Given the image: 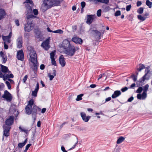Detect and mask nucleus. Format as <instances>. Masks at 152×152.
Masks as SVG:
<instances>
[{
  "instance_id": "f257e3e1",
  "label": "nucleus",
  "mask_w": 152,
  "mask_h": 152,
  "mask_svg": "<svg viewBox=\"0 0 152 152\" xmlns=\"http://www.w3.org/2000/svg\"><path fill=\"white\" fill-rule=\"evenodd\" d=\"M25 109L26 114L28 115L32 114L34 122L37 117V112H40L41 110V109L34 104V101L33 99L28 102L27 105Z\"/></svg>"
},
{
  "instance_id": "f03ea898",
  "label": "nucleus",
  "mask_w": 152,
  "mask_h": 152,
  "mask_svg": "<svg viewBox=\"0 0 152 152\" xmlns=\"http://www.w3.org/2000/svg\"><path fill=\"white\" fill-rule=\"evenodd\" d=\"M27 49L29 51L30 60L33 63V65L31 67L34 71V73L36 74L37 72L39 66V63L37 59V54L32 47L28 46Z\"/></svg>"
},
{
  "instance_id": "7ed1b4c3",
  "label": "nucleus",
  "mask_w": 152,
  "mask_h": 152,
  "mask_svg": "<svg viewBox=\"0 0 152 152\" xmlns=\"http://www.w3.org/2000/svg\"><path fill=\"white\" fill-rule=\"evenodd\" d=\"M63 45L64 47L67 48L65 50V53L71 56H73L76 51L78 50L79 49L78 47H75L71 45L69 41L67 39L63 41Z\"/></svg>"
},
{
  "instance_id": "20e7f679",
  "label": "nucleus",
  "mask_w": 152,
  "mask_h": 152,
  "mask_svg": "<svg viewBox=\"0 0 152 152\" xmlns=\"http://www.w3.org/2000/svg\"><path fill=\"white\" fill-rule=\"evenodd\" d=\"M36 17L35 16L32 14L27 15V23L24 26V30L26 31L29 32L32 29L34 26L32 19L35 18Z\"/></svg>"
},
{
  "instance_id": "39448f33",
  "label": "nucleus",
  "mask_w": 152,
  "mask_h": 152,
  "mask_svg": "<svg viewBox=\"0 0 152 152\" xmlns=\"http://www.w3.org/2000/svg\"><path fill=\"white\" fill-rule=\"evenodd\" d=\"M12 124H4L3 126V135L2 140H4V136L8 137L10 135V132L11 126Z\"/></svg>"
},
{
  "instance_id": "423d86ee",
  "label": "nucleus",
  "mask_w": 152,
  "mask_h": 152,
  "mask_svg": "<svg viewBox=\"0 0 152 152\" xmlns=\"http://www.w3.org/2000/svg\"><path fill=\"white\" fill-rule=\"evenodd\" d=\"M2 97L5 99L8 102L11 101L12 99L11 94L6 90L4 91V94L2 96Z\"/></svg>"
},
{
  "instance_id": "0eeeda50",
  "label": "nucleus",
  "mask_w": 152,
  "mask_h": 152,
  "mask_svg": "<svg viewBox=\"0 0 152 152\" xmlns=\"http://www.w3.org/2000/svg\"><path fill=\"white\" fill-rule=\"evenodd\" d=\"M17 58L19 60L23 61L24 59V54L23 50H20L17 51Z\"/></svg>"
},
{
  "instance_id": "6e6552de",
  "label": "nucleus",
  "mask_w": 152,
  "mask_h": 152,
  "mask_svg": "<svg viewBox=\"0 0 152 152\" xmlns=\"http://www.w3.org/2000/svg\"><path fill=\"white\" fill-rule=\"evenodd\" d=\"M49 39H47L42 42L41 45V46L45 50H48L50 47L49 45Z\"/></svg>"
},
{
  "instance_id": "1a4fd4ad",
  "label": "nucleus",
  "mask_w": 152,
  "mask_h": 152,
  "mask_svg": "<svg viewBox=\"0 0 152 152\" xmlns=\"http://www.w3.org/2000/svg\"><path fill=\"white\" fill-rule=\"evenodd\" d=\"M59 61L60 64L62 67L65 66L66 64V61L65 60V58L63 55H61L59 58Z\"/></svg>"
},
{
  "instance_id": "9d476101",
  "label": "nucleus",
  "mask_w": 152,
  "mask_h": 152,
  "mask_svg": "<svg viewBox=\"0 0 152 152\" xmlns=\"http://www.w3.org/2000/svg\"><path fill=\"white\" fill-rule=\"evenodd\" d=\"M80 114L83 120L86 122H88L91 118L89 116H86V113L84 112H81Z\"/></svg>"
},
{
  "instance_id": "9b49d317",
  "label": "nucleus",
  "mask_w": 152,
  "mask_h": 152,
  "mask_svg": "<svg viewBox=\"0 0 152 152\" xmlns=\"http://www.w3.org/2000/svg\"><path fill=\"white\" fill-rule=\"evenodd\" d=\"M17 41V47L19 48H20L22 47L23 44L22 37L21 36L19 37Z\"/></svg>"
},
{
  "instance_id": "f8f14e48",
  "label": "nucleus",
  "mask_w": 152,
  "mask_h": 152,
  "mask_svg": "<svg viewBox=\"0 0 152 152\" xmlns=\"http://www.w3.org/2000/svg\"><path fill=\"white\" fill-rule=\"evenodd\" d=\"M94 15H87L86 23L88 24H91L94 19Z\"/></svg>"
},
{
  "instance_id": "ddd939ff",
  "label": "nucleus",
  "mask_w": 152,
  "mask_h": 152,
  "mask_svg": "<svg viewBox=\"0 0 152 152\" xmlns=\"http://www.w3.org/2000/svg\"><path fill=\"white\" fill-rule=\"evenodd\" d=\"M0 56L1 57L2 63H5L7 61V56L2 51L0 52Z\"/></svg>"
},
{
  "instance_id": "4468645a",
  "label": "nucleus",
  "mask_w": 152,
  "mask_h": 152,
  "mask_svg": "<svg viewBox=\"0 0 152 152\" xmlns=\"http://www.w3.org/2000/svg\"><path fill=\"white\" fill-rule=\"evenodd\" d=\"M39 88V85L38 83H37L36 84V86L34 91H32V95L36 97L37 96V93Z\"/></svg>"
},
{
  "instance_id": "2eb2a0df",
  "label": "nucleus",
  "mask_w": 152,
  "mask_h": 152,
  "mask_svg": "<svg viewBox=\"0 0 152 152\" xmlns=\"http://www.w3.org/2000/svg\"><path fill=\"white\" fill-rule=\"evenodd\" d=\"M121 94V92L120 91H115L114 92L113 94L112 95L111 97L113 99H115L119 96Z\"/></svg>"
},
{
  "instance_id": "dca6fc26",
  "label": "nucleus",
  "mask_w": 152,
  "mask_h": 152,
  "mask_svg": "<svg viewBox=\"0 0 152 152\" xmlns=\"http://www.w3.org/2000/svg\"><path fill=\"white\" fill-rule=\"evenodd\" d=\"M72 41L76 43H78L80 44H81L83 42L81 39L77 37L73 38Z\"/></svg>"
},
{
  "instance_id": "f3484780",
  "label": "nucleus",
  "mask_w": 152,
  "mask_h": 152,
  "mask_svg": "<svg viewBox=\"0 0 152 152\" xmlns=\"http://www.w3.org/2000/svg\"><path fill=\"white\" fill-rule=\"evenodd\" d=\"M150 76H147L144 75V76L139 80V82L141 84H143L145 80H148L150 79Z\"/></svg>"
},
{
  "instance_id": "a211bd4d",
  "label": "nucleus",
  "mask_w": 152,
  "mask_h": 152,
  "mask_svg": "<svg viewBox=\"0 0 152 152\" xmlns=\"http://www.w3.org/2000/svg\"><path fill=\"white\" fill-rule=\"evenodd\" d=\"M14 121V117L13 116H11L6 120L5 124H13Z\"/></svg>"
},
{
  "instance_id": "6ab92c4d",
  "label": "nucleus",
  "mask_w": 152,
  "mask_h": 152,
  "mask_svg": "<svg viewBox=\"0 0 152 152\" xmlns=\"http://www.w3.org/2000/svg\"><path fill=\"white\" fill-rule=\"evenodd\" d=\"M2 38L4 41V42L7 43V44L10 42V38L9 37L3 36H2Z\"/></svg>"
},
{
  "instance_id": "aec40b11",
  "label": "nucleus",
  "mask_w": 152,
  "mask_h": 152,
  "mask_svg": "<svg viewBox=\"0 0 152 152\" xmlns=\"http://www.w3.org/2000/svg\"><path fill=\"white\" fill-rule=\"evenodd\" d=\"M0 66L1 67V71L4 73H6L8 72V68L6 66H4L2 64H1ZM8 73H11V72L10 71H9L8 72Z\"/></svg>"
},
{
  "instance_id": "412c9836",
  "label": "nucleus",
  "mask_w": 152,
  "mask_h": 152,
  "mask_svg": "<svg viewBox=\"0 0 152 152\" xmlns=\"http://www.w3.org/2000/svg\"><path fill=\"white\" fill-rule=\"evenodd\" d=\"M56 70L55 69H54L53 70V72L52 73V75H51L50 73H49L48 74V75L50 78V80H52L54 78V76L56 75Z\"/></svg>"
},
{
  "instance_id": "4be33fe9",
  "label": "nucleus",
  "mask_w": 152,
  "mask_h": 152,
  "mask_svg": "<svg viewBox=\"0 0 152 152\" xmlns=\"http://www.w3.org/2000/svg\"><path fill=\"white\" fill-rule=\"evenodd\" d=\"M125 138L121 136L117 140L116 143L117 144H119L125 140Z\"/></svg>"
},
{
  "instance_id": "5701e85b",
  "label": "nucleus",
  "mask_w": 152,
  "mask_h": 152,
  "mask_svg": "<svg viewBox=\"0 0 152 152\" xmlns=\"http://www.w3.org/2000/svg\"><path fill=\"white\" fill-rule=\"evenodd\" d=\"M27 142V139H26L23 142L19 143L18 144V146L19 148L23 147L26 144Z\"/></svg>"
},
{
  "instance_id": "b1692460",
  "label": "nucleus",
  "mask_w": 152,
  "mask_h": 152,
  "mask_svg": "<svg viewBox=\"0 0 152 152\" xmlns=\"http://www.w3.org/2000/svg\"><path fill=\"white\" fill-rule=\"evenodd\" d=\"M93 31L96 34V36L98 37L99 39H100L101 38V32L96 30H93Z\"/></svg>"
},
{
  "instance_id": "393cba45",
  "label": "nucleus",
  "mask_w": 152,
  "mask_h": 152,
  "mask_svg": "<svg viewBox=\"0 0 152 152\" xmlns=\"http://www.w3.org/2000/svg\"><path fill=\"white\" fill-rule=\"evenodd\" d=\"M97 2L107 4L109 3V0H97Z\"/></svg>"
},
{
  "instance_id": "a878e982",
  "label": "nucleus",
  "mask_w": 152,
  "mask_h": 152,
  "mask_svg": "<svg viewBox=\"0 0 152 152\" xmlns=\"http://www.w3.org/2000/svg\"><path fill=\"white\" fill-rule=\"evenodd\" d=\"M150 66H148L145 68V75L146 76H147L148 74L150 73Z\"/></svg>"
},
{
  "instance_id": "bb28decb",
  "label": "nucleus",
  "mask_w": 152,
  "mask_h": 152,
  "mask_svg": "<svg viewBox=\"0 0 152 152\" xmlns=\"http://www.w3.org/2000/svg\"><path fill=\"white\" fill-rule=\"evenodd\" d=\"M146 4L149 8H151L152 7V3L149 0H147L146 1Z\"/></svg>"
},
{
  "instance_id": "cd10ccee",
  "label": "nucleus",
  "mask_w": 152,
  "mask_h": 152,
  "mask_svg": "<svg viewBox=\"0 0 152 152\" xmlns=\"http://www.w3.org/2000/svg\"><path fill=\"white\" fill-rule=\"evenodd\" d=\"M145 68V67L144 64H139V68L137 69L139 71H140L142 70Z\"/></svg>"
},
{
  "instance_id": "c85d7f7f",
  "label": "nucleus",
  "mask_w": 152,
  "mask_h": 152,
  "mask_svg": "<svg viewBox=\"0 0 152 152\" xmlns=\"http://www.w3.org/2000/svg\"><path fill=\"white\" fill-rule=\"evenodd\" d=\"M83 94H81L80 95H77V98L76 99V100L77 101H80L82 99V96H83Z\"/></svg>"
},
{
  "instance_id": "c756f323",
  "label": "nucleus",
  "mask_w": 152,
  "mask_h": 152,
  "mask_svg": "<svg viewBox=\"0 0 152 152\" xmlns=\"http://www.w3.org/2000/svg\"><path fill=\"white\" fill-rule=\"evenodd\" d=\"M137 18L138 19H140L142 21L145 20L146 19L145 17H144L143 16H142L141 15H138L137 16Z\"/></svg>"
},
{
  "instance_id": "7c9ffc66",
  "label": "nucleus",
  "mask_w": 152,
  "mask_h": 152,
  "mask_svg": "<svg viewBox=\"0 0 152 152\" xmlns=\"http://www.w3.org/2000/svg\"><path fill=\"white\" fill-rule=\"evenodd\" d=\"M149 87V86L148 84H147L145 85L143 89V92H146L148 89Z\"/></svg>"
},
{
  "instance_id": "2f4dec72",
  "label": "nucleus",
  "mask_w": 152,
  "mask_h": 152,
  "mask_svg": "<svg viewBox=\"0 0 152 152\" xmlns=\"http://www.w3.org/2000/svg\"><path fill=\"white\" fill-rule=\"evenodd\" d=\"M63 31L60 29H58L56 31H53V32L55 33H59L60 34H62L63 33Z\"/></svg>"
},
{
  "instance_id": "473e14b6",
  "label": "nucleus",
  "mask_w": 152,
  "mask_h": 152,
  "mask_svg": "<svg viewBox=\"0 0 152 152\" xmlns=\"http://www.w3.org/2000/svg\"><path fill=\"white\" fill-rule=\"evenodd\" d=\"M130 77L132 78L134 82H135L137 81V76L135 75L134 74H132L130 76Z\"/></svg>"
},
{
  "instance_id": "72a5a7b5",
  "label": "nucleus",
  "mask_w": 152,
  "mask_h": 152,
  "mask_svg": "<svg viewBox=\"0 0 152 152\" xmlns=\"http://www.w3.org/2000/svg\"><path fill=\"white\" fill-rule=\"evenodd\" d=\"M29 3L32 6L34 5V3L32 0H26L24 2V3Z\"/></svg>"
},
{
  "instance_id": "f704fd0d",
  "label": "nucleus",
  "mask_w": 152,
  "mask_h": 152,
  "mask_svg": "<svg viewBox=\"0 0 152 152\" xmlns=\"http://www.w3.org/2000/svg\"><path fill=\"white\" fill-rule=\"evenodd\" d=\"M142 96V99H145L147 97V93L146 92H143L141 94Z\"/></svg>"
},
{
  "instance_id": "c9c22d12",
  "label": "nucleus",
  "mask_w": 152,
  "mask_h": 152,
  "mask_svg": "<svg viewBox=\"0 0 152 152\" xmlns=\"http://www.w3.org/2000/svg\"><path fill=\"white\" fill-rule=\"evenodd\" d=\"M56 52L55 50L53 51L52 52H51L50 53V58H54V56L55 55V53Z\"/></svg>"
},
{
  "instance_id": "e433bc0d",
  "label": "nucleus",
  "mask_w": 152,
  "mask_h": 152,
  "mask_svg": "<svg viewBox=\"0 0 152 152\" xmlns=\"http://www.w3.org/2000/svg\"><path fill=\"white\" fill-rule=\"evenodd\" d=\"M143 12V8L142 7H140L137 10V12L140 14H142Z\"/></svg>"
},
{
  "instance_id": "4c0bfd02",
  "label": "nucleus",
  "mask_w": 152,
  "mask_h": 152,
  "mask_svg": "<svg viewBox=\"0 0 152 152\" xmlns=\"http://www.w3.org/2000/svg\"><path fill=\"white\" fill-rule=\"evenodd\" d=\"M143 90V88L142 87H139L137 90L136 92L139 94Z\"/></svg>"
},
{
  "instance_id": "58836bf2",
  "label": "nucleus",
  "mask_w": 152,
  "mask_h": 152,
  "mask_svg": "<svg viewBox=\"0 0 152 152\" xmlns=\"http://www.w3.org/2000/svg\"><path fill=\"white\" fill-rule=\"evenodd\" d=\"M51 63L52 65L55 66H56L57 65L55 59V58H51Z\"/></svg>"
},
{
  "instance_id": "ea45409f",
  "label": "nucleus",
  "mask_w": 152,
  "mask_h": 152,
  "mask_svg": "<svg viewBox=\"0 0 152 152\" xmlns=\"http://www.w3.org/2000/svg\"><path fill=\"white\" fill-rule=\"evenodd\" d=\"M5 83L7 85L8 88L9 89H10L11 88V86L10 82L8 81H6L5 82Z\"/></svg>"
},
{
  "instance_id": "a19ab883",
  "label": "nucleus",
  "mask_w": 152,
  "mask_h": 152,
  "mask_svg": "<svg viewBox=\"0 0 152 152\" xmlns=\"http://www.w3.org/2000/svg\"><path fill=\"white\" fill-rule=\"evenodd\" d=\"M33 12L35 15H37L38 14V11L37 9H34Z\"/></svg>"
},
{
  "instance_id": "79ce46f5",
  "label": "nucleus",
  "mask_w": 152,
  "mask_h": 152,
  "mask_svg": "<svg viewBox=\"0 0 152 152\" xmlns=\"http://www.w3.org/2000/svg\"><path fill=\"white\" fill-rule=\"evenodd\" d=\"M102 11L101 9L98 10L97 12V15L98 17H100L101 16Z\"/></svg>"
},
{
  "instance_id": "37998d69",
  "label": "nucleus",
  "mask_w": 152,
  "mask_h": 152,
  "mask_svg": "<svg viewBox=\"0 0 152 152\" xmlns=\"http://www.w3.org/2000/svg\"><path fill=\"white\" fill-rule=\"evenodd\" d=\"M121 11L120 10L117 11L115 13V16H118L121 15Z\"/></svg>"
},
{
  "instance_id": "c03bdc74",
  "label": "nucleus",
  "mask_w": 152,
  "mask_h": 152,
  "mask_svg": "<svg viewBox=\"0 0 152 152\" xmlns=\"http://www.w3.org/2000/svg\"><path fill=\"white\" fill-rule=\"evenodd\" d=\"M128 89V88L127 87H125L122 88L121 89V91L122 92H124L127 91Z\"/></svg>"
},
{
  "instance_id": "a18cd8bd",
  "label": "nucleus",
  "mask_w": 152,
  "mask_h": 152,
  "mask_svg": "<svg viewBox=\"0 0 152 152\" xmlns=\"http://www.w3.org/2000/svg\"><path fill=\"white\" fill-rule=\"evenodd\" d=\"M132 7L131 5H127L126 7V10L127 11H129L130 10L131 8Z\"/></svg>"
},
{
  "instance_id": "49530a36",
  "label": "nucleus",
  "mask_w": 152,
  "mask_h": 152,
  "mask_svg": "<svg viewBox=\"0 0 152 152\" xmlns=\"http://www.w3.org/2000/svg\"><path fill=\"white\" fill-rule=\"evenodd\" d=\"M15 23L16 25L17 26H19L20 25V23L19 20L18 19H15Z\"/></svg>"
},
{
  "instance_id": "de8ad7c7",
  "label": "nucleus",
  "mask_w": 152,
  "mask_h": 152,
  "mask_svg": "<svg viewBox=\"0 0 152 152\" xmlns=\"http://www.w3.org/2000/svg\"><path fill=\"white\" fill-rule=\"evenodd\" d=\"M81 5L82 8H84L86 5L85 2L84 1L82 2L81 3Z\"/></svg>"
},
{
  "instance_id": "09e8293b",
  "label": "nucleus",
  "mask_w": 152,
  "mask_h": 152,
  "mask_svg": "<svg viewBox=\"0 0 152 152\" xmlns=\"http://www.w3.org/2000/svg\"><path fill=\"white\" fill-rule=\"evenodd\" d=\"M19 129H20L21 130L22 132H25L26 133H27L28 132V130L23 129L21 127V126L19 127Z\"/></svg>"
},
{
  "instance_id": "8fccbe9b",
  "label": "nucleus",
  "mask_w": 152,
  "mask_h": 152,
  "mask_svg": "<svg viewBox=\"0 0 152 152\" xmlns=\"http://www.w3.org/2000/svg\"><path fill=\"white\" fill-rule=\"evenodd\" d=\"M28 78V76L27 75H26L24 77H23V82L24 83H25L26 81Z\"/></svg>"
},
{
  "instance_id": "3c124183",
  "label": "nucleus",
  "mask_w": 152,
  "mask_h": 152,
  "mask_svg": "<svg viewBox=\"0 0 152 152\" xmlns=\"http://www.w3.org/2000/svg\"><path fill=\"white\" fill-rule=\"evenodd\" d=\"M4 78H8V79H9V75L7 74H5L4 75Z\"/></svg>"
},
{
  "instance_id": "603ef678",
  "label": "nucleus",
  "mask_w": 152,
  "mask_h": 152,
  "mask_svg": "<svg viewBox=\"0 0 152 152\" xmlns=\"http://www.w3.org/2000/svg\"><path fill=\"white\" fill-rule=\"evenodd\" d=\"M134 99V97L132 96L128 99L127 101L129 102H131Z\"/></svg>"
},
{
  "instance_id": "864d4df0",
  "label": "nucleus",
  "mask_w": 152,
  "mask_h": 152,
  "mask_svg": "<svg viewBox=\"0 0 152 152\" xmlns=\"http://www.w3.org/2000/svg\"><path fill=\"white\" fill-rule=\"evenodd\" d=\"M136 84L135 83H133L130 85L129 88H132L135 87Z\"/></svg>"
},
{
  "instance_id": "5fc2aeb1",
  "label": "nucleus",
  "mask_w": 152,
  "mask_h": 152,
  "mask_svg": "<svg viewBox=\"0 0 152 152\" xmlns=\"http://www.w3.org/2000/svg\"><path fill=\"white\" fill-rule=\"evenodd\" d=\"M45 66L43 64H42L40 66V68L41 70H43L45 69Z\"/></svg>"
},
{
  "instance_id": "6e6d98bb",
  "label": "nucleus",
  "mask_w": 152,
  "mask_h": 152,
  "mask_svg": "<svg viewBox=\"0 0 152 152\" xmlns=\"http://www.w3.org/2000/svg\"><path fill=\"white\" fill-rule=\"evenodd\" d=\"M137 97L138 99H142V96L141 94H139L137 95Z\"/></svg>"
},
{
  "instance_id": "4d7b16f0",
  "label": "nucleus",
  "mask_w": 152,
  "mask_h": 152,
  "mask_svg": "<svg viewBox=\"0 0 152 152\" xmlns=\"http://www.w3.org/2000/svg\"><path fill=\"white\" fill-rule=\"evenodd\" d=\"M142 4V2L141 1H137V6L139 7Z\"/></svg>"
},
{
  "instance_id": "13d9d810",
  "label": "nucleus",
  "mask_w": 152,
  "mask_h": 152,
  "mask_svg": "<svg viewBox=\"0 0 152 152\" xmlns=\"http://www.w3.org/2000/svg\"><path fill=\"white\" fill-rule=\"evenodd\" d=\"M28 13H31L32 12V9L31 7L29 6V8L28 10H27Z\"/></svg>"
},
{
  "instance_id": "bf43d9fd",
  "label": "nucleus",
  "mask_w": 152,
  "mask_h": 152,
  "mask_svg": "<svg viewBox=\"0 0 152 152\" xmlns=\"http://www.w3.org/2000/svg\"><path fill=\"white\" fill-rule=\"evenodd\" d=\"M4 48L5 49H7L8 48V45L6 44V43L5 42H4Z\"/></svg>"
},
{
  "instance_id": "052dcab7",
  "label": "nucleus",
  "mask_w": 152,
  "mask_h": 152,
  "mask_svg": "<svg viewBox=\"0 0 152 152\" xmlns=\"http://www.w3.org/2000/svg\"><path fill=\"white\" fill-rule=\"evenodd\" d=\"M61 150L63 152H67V151L65 150V148L64 146H62L61 147Z\"/></svg>"
},
{
  "instance_id": "680f3d73",
  "label": "nucleus",
  "mask_w": 152,
  "mask_h": 152,
  "mask_svg": "<svg viewBox=\"0 0 152 152\" xmlns=\"http://www.w3.org/2000/svg\"><path fill=\"white\" fill-rule=\"evenodd\" d=\"M111 97H109L105 99V101L104 103H105L106 102H107L110 101L111 100Z\"/></svg>"
},
{
  "instance_id": "e2e57ef3",
  "label": "nucleus",
  "mask_w": 152,
  "mask_h": 152,
  "mask_svg": "<svg viewBox=\"0 0 152 152\" xmlns=\"http://www.w3.org/2000/svg\"><path fill=\"white\" fill-rule=\"evenodd\" d=\"M78 140H77V141L76 142L75 144L73 146L72 148H70L69 149V150H71L72 149H74L75 148L76 145L78 143Z\"/></svg>"
},
{
  "instance_id": "0e129e2a",
  "label": "nucleus",
  "mask_w": 152,
  "mask_h": 152,
  "mask_svg": "<svg viewBox=\"0 0 152 152\" xmlns=\"http://www.w3.org/2000/svg\"><path fill=\"white\" fill-rule=\"evenodd\" d=\"M31 144H28L26 146V149H28L31 146Z\"/></svg>"
},
{
  "instance_id": "69168bd1",
  "label": "nucleus",
  "mask_w": 152,
  "mask_h": 152,
  "mask_svg": "<svg viewBox=\"0 0 152 152\" xmlns=\"http://www.w3.org/2000/svg\"><path fill=\"white\" fill-rule=\"evenodd\" d=\"M46 110V108H43L42 110L41 113H44L45 112Z\"/></svg>"
},
{
  "instance_id": "338daca9",
  "label": "nucleus",
  "mask_w": 152,
  "mask_h": 152,
  "mask_svg": "<svg viewBox=\"0 0 152 152\" xmlns=\"http://www.w3.org/2000/svg\"><path fill=\"white\" fill-rule=\"evenodd\" d=\"M149 14L148 12H146L143 15L144 17H145V18H147V17L148 16Z\"/></svg>"
},
{
  "instance_id": "774afa93",
  "label": "nucleus",
  "mask_w": 152,
  "mask_h": 152,
  "mask_svg": "<svg viewBox=\"0 0 152 152\" xmlns=\"http://www.w3.org/2000/svg\"><path fill=\"white\" fill-rule=\"evenodd\" d=\"M25 37L28 38L29 36V34L28 33H26L24 34Z\"/></svg>"
}]
</instances>
